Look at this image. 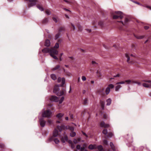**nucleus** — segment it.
<instances>
[{
    "label": "nucleus",
    "instance_id": "f257e3e1",
    "mask_svg": "<svg viewBox=\"0 0 151 151\" xmlns=\"http://www.w3.org/2000/svg\"><path fill=\"white\" fill-rule=\"evenodd\" d=\"M65 83V79L63 78L62 80V84L55 85L53 90V92L58 96L64 95L66 93L65 89L62 87Z\"/></svg>",
    "mask_w": 151,
    "mask_h": 151
},
{
    "label": "nucleus",
    "instance_id": "f03ea898",
    "mask_svg": "<svg viewBox=\"0 0 151 151\" xmlns=\"http://www.w3.org/2000/svg\"><path fill=\"white\" fill-rule=\"evenodd\" d=\"M65 129V126L63 125H62L61 126H58L56 128H55L54 129L53 132V135L50 138V141L53 140L55 143L58 144L59 143L60 141L57 138H54L58 135H60V134L58 132V130L60 132H61L63 129Z\"/></svg>",
    "mask_w": 151,
    "mask_h": 151
},
{
    "label": "nucleus",
    "instance_id": "7ed1b4c3",
    "mask_svg": "<svg viewBox=\"0 0 151 151\" xmlns=\"http://www.w3.org/2000/svg\"><path fill=\"white\" fill-rule=\"evenodd\" d=\"M42 52L43 53L49 52L50 56L56 60H58V58L55 55H57L58 53V51L54 48H52L50 49L46 47L42 50Z\"/></svg>",
    "mask_w": 151,
    "mask_h": 151
},
{
    "label": "nucleus",
    "instance_id": "20e7f679",
    "mask_svg": "<svg viewBox=\"0 0 151 151\" xmlns=\"http://www.w3.org/2000/svg\"><path fill=\"white\" fill-rule=\"evenodd\" d=\"M111 14L113 19L121 20L123 17V13L120 11L112 12Z\"/></svg>",
    "mask_w": 151,
    "mask_h": 151
},
{
    "label": "nucleus",
    "instance_id": "39448f33",
    "mask_svg": "<svg viewBox=\"0 0 151 151\" xmlns=\"http://www.w3.org/2000/svg\"><path fill=\"white\" fill-rule=\"evenodd\" d=\"M127 83V84H131L132 83H135L139 85L141 84V83L137 81H134L133 80H127L125 81H122L119 82H118L116 83V85H118L119 84H123Z\"/></svg>",
    "mask_w": 151,
    "mask_h": 151
},
{
    "label": "nucleus",
    "instance_id": "423d86ee",
    "mask_svg": "<svg viewBox=\"0 0 151 151\" xmlns=\"http://www.w3.org/2000/svg\"><path fill=\"white\" fill-rule=\"evenodd\" d=\"M25 1H28V7L29 8L35 5L37 2V0H25Z\"/></svg>",
    "mask_w": 151,
    "mask_h": 151
},
{
    "label": "nucleus",
    "instance_id": "0eeeda50",
    "mask_svg": "<svg viewBox=\"0 0 151 151\" xmlns=\"http://www.w3.org/2000/svg\"><path fill=\"white\" fill-rule=\"evenodd\" d=\"M52 113L49 110H47L44 111L42 113V116L45 117H50Z\"/></svg>",
    "mask_w": 151,
    "mask_h": 151
},
{
    "label": "nucleus",
    "instance_id": "6e6552de",
    "mask_svg": "<svg viewBox=\"0 0 151 151\" xmlns=\"http://www.w3.org/2000/svg\"><path fill=\"white\" fill-rule=\"evenodd\" d=\"M125 56L127 58V62L128 63L131 64H134L135 63V61L132 58H130V57L127 54H125Z\"/></svg>",
    "mask_w": 151,
    "mask_h": 151
},
{
    "label": "nucleus",
    "instance_id": "1a4fd4ad",
    "mask_svg": "<svg viewBox=\"0 0 151 151\" xmlns=\"http://www.w3.org/2000/svg\"><path fill=\"white\" fill-rule=\"evenodd\" d=\"M117 22H119L122 25L125 26L127 24L129 21V19L127 18H125L124 19V22L122 21H117Z\"/></svg>",
    "mask_w": 151,
    "mask_h": 151
},
{
    "label": "nucleus",
    "instance_id": "9d476101",
    "mask_svg": "<svg viewBox=\"0 0 151 151\" xmlns=\"http://www.w3.org/2000/svg\"><path fill=\"white\" fill-rule=\"evenodd\" d=\"M100 126L101 127H104V128H107L110 126L109 124H105L104 121H102L101 122Z\"/></svg>",
    "mask_w": 151,
    "mask_h": 151
},
{
    "label": "nucleus",
    "instance_id": "9b49d317",
    "mask_svg": "<svg viewBox=\"0 0 151 151\" xmlns=\"http://www.w3.org/2000/svg\"><path fill=\"white\" fill-rule=\"evenodd\" d=\"M39 121L40 126L42 127H44L45 126L46 122L44 120L43 118H40L39 119Z\"/></svg>",
    "mask_w": 151,
    "mask_h": 151
},
{
    "label": "nucleus",
    "instance_id": "f8f14e48",
    "mask_svg": "<svg viewBox=\"0 0 151 151\" xmlns=\"http://www.w3.org/2000/svg\"><path fill=\"white\" fill-rule=\"evenodd\" d=\"M104 88H102L98 90L97 92L102 96H104Z\"/></svg>",
    "mask_w": 151,
    "mask_h": 151
},
{
    "label": "nucleus",
    "instance_id": "ddd939ff",
    "mask_svg": "<svg viewBox=\"0 0 151 151\" xmlns=\"http://www.w3.org/2000/svg\"><path fill=\"white\" fill-rule=\"evenodd\" d=\"M145 81L149 83V84H148L146 83H144L143 84V86L146 87H149L151 85V81L148 80L146 81Z\"/></svg>",
    "mask_w": 151,
    "mask_h": 151
},
{
    "label": "nucleus",
    "instance_id": "4468645a",
    "mask_svg": "<svg viewBox=\"0 0 151 151\" xmlns=\"http://www.w3.org/2000/svg\"><path fill=\"white\" fill-rule=\"evenodd\" d=\"M50 99L51 101L55 102H57L58 101V98L57 96H52L51 97Z\"/></svg>",
    "mask_w": 151,
    "mask_h": 151
},
{
    "label": "nucleus",
    "instance_id": "2eb2a0df",
    "mask_svg": "<svg viewBox=\"0 0 151 151\" xmlns=\"http://www.w3.org/2000/svg\"><path fill=\"white\" fill-rule=\"evenodd\" d=\"M61 141L63 143L65 142V141L68 140V137L67 136L65 135L64 137H62L61 138Z\"/></svg>",
    "mask_w": 151,
    "mask_h": 151
},
{
    "label": "nucleus",
    "instance_id": "dca6fc26",
    "mask_svg": "<svg viewBox=\"0 0 151 151\" xmlns=\"http://www.w3.org/2000/svg\"><path fill=\"white\" fill-rule=\"evenodd\" d=\"M62 41V40L61 39H59L58 40V42H57L55 44V46H54V49H55V48H58L59 47V43H60Z\"/></svg>",
    "mask_w": 151,
    "mask_h": 151
},
{
    "label": "nucleus",
    "instance_id": "f3484780",
    "mask_svg": "<svg viewBox=\"0 0 151 151\" xmlns=\"http://www.w3.org/2000/svg\"><path fill=\"white\" fill-rule=\"evenodd\" d=\"M64 114L61 113L58 114L56 115V117L59 118V120H61V117L63 116Z\"/></svg>",
    "mask_w": 151,
    "mask_h": 151
},
{
    "label": "nucleus",
    "instance_id": "a211bd4d",
    "mask_svg": "<svg viewBox=\"0 0 151 151\" xmlns=\"http://www.w3.org/2000/svg\"><path fill=\"white\" fill-rule=\"evenodd\" d=\"M37 7L41 11H43L44 10L43 8L42 5L40 4H37Z\"/></svg>",
    "mask_w": 151,
    "mask_h": 151
},
{
    "label": "nucleus",
    "instance_id": "6ab92c4d",
    "mask_svg": "<svg viewBox=\"0 0 151 151\" xmlns=\"http://www.w3.org/2000/svg\"><path fill=\"white\" fill-rule=\"evenodd\" d=\"M50 42L49 40L47 39L46 40L45 44V46L48 47L50 45Z\"/></svg>",
    "mask_w": 151,
    "mask_h": 151
},
{
    "label": "nucleus",
    "instance_id": "aec40b11",
    "mask_svg": "<svg viewBox=\"0 0 151 151\" xmlns=\"http://www.w3.org/2000/svg\"><path fill=\"white\" fill-rule=\"evenodd\" d=\"M100 103L102 109H104V101H101Z\"/></svg>",
    "mask_w": 151,
    "mask_h": 151
},
{
    "label": "nucleus",
    "instance_id": "412c9836",
    "mask_svg": "<svg viewBox=\"0 0 151 151\" xmlns=\"http://www.w3.org/2000/svg\"><path fill=\"white\" fill-rule=\"evenodd\" d=\"M135 37L137 39H142L144 37V36H140L139 35H134Z\"/></svg>",
    "mask_w": 151,
    "mask_h": 151
},
{
    "label": "nucleus",
    "instance_id": "4be33fe9",
    "mask_svg": "<svg viewBox=\"0 0 151 151\" xmlns=\"http://www.w3.org/2000/svg\"><path fill=\"white\" fill-rule=\"evenodd\" d=\"M48 21V18H45L42 20V23L43 24H45L47 23Z\"/></svg>",
    "mask_w": 151,
    "mask_h": 151
},
{
    "label": "nucleus",
    "instance_id": "5701e85b",
    "mask_svg": "<svg viewBox=\"0 0 151 151\" xmlns=\"http://www.w3.org/2000/svg\"><path fill=\"white\" fill-rule=\"evenodd\" d=\"M50 77L51 78L54 80H56L57 79L56 76L55 74H51Z\"/></svg>",
    "mask_w": 151,
    "mask_h": 151
},
{
    "label": "nucleus",
    "instance_id": "b1692460",
    "mask_svg": "<svg viewBox=\"0 0 151 151\" xmlns=\"http://www.w3.org/2000/svg\"><path fill=\"white\" fill-rule=\"evenodd\" d=\"M110 145L111 149H112L113 151H115L116 150L115 148V147L113 143L112 142H111L110 143Z\"/></svg>",
    "mask_w": 151,
    "mask_h": 151
},
{
    "label": "nucleus",
    "instance_id": "393cba45",
    "mask_svg": "<svg viewBox=\"0 0 151 151\" xmlns=\"http://www.w3.org/2000/svg\"><path fill=\"white\" fill-rule=\"evenodd\" d=\"M88 148L90 150H93L95 148V145H90L89 146Z\"/></svg>",
    "mask_w": 151,
    "mask_h": 151
},
{
    "label": "nucleus",
    "instance_id": "a878e982",
    "mask_svg": "<svg viewBox=\"0 0 151 151\" xmlns=\"http://www.w3.org/2000/svg\"><path fill=\"white\" fill-rule=\"evenodd\" d=\"M88 99L87 98H85L83 100V104L84 105H86L88 103Z\"/></svg>",
    "mask_w": 151,
    "mask_h": 151
},
{
    "label": "nucleus",
    "instance_id": "bb28decb",
    "mask_svg": "<svg viewBox=\"0 0 151 151\" xmlns=\"http://www.w3.org/2000/svg\"><path fill=\"white\" fill-rule=\"evenodd\" d=\"M97 76V77L99 78H101V73L100 72V71H99L97 70L96 72Z\"/></svg>",
    "mask_w": 151,
    "mask_h": 151
},
{
    "label": "nucleus",
    "instance_id": "cd10ccee",
    "mask_svg": "<svg viewBox=\"0 0 151 151\" xmlns=\"http://www.w3.org/2000/svg\"><path fill=\"white\" fill-rule=\"evenodd\" d=\"M65 28L63 27H60L59 29L58 32L60 33L62 31H64L65 30Z\"/></svg>",
    "mask_w": 151,
    "mask_h": 151
},
{
    "label": "nucleus",
    "instance_id": "c85d7f7f",
    "mask_svg": "<svg viewBox=\"0 0 151 151\" xmlns=\"http://www.w3.org/2000/svg\"><path fill=\"white\" fill-rule=\"evenodd\" d=\"M111 100L110 99H109L106 100V105L109 106V105L111 103Z\"/></svg>",
    "mask_w": 151,
    "mask_h": 151
},
{
    "label": "nucleus",
    "instance_id": "c756f323",
    "mask_svg": "<svg viewBox=\"0 0 151 151\" xmlns=\"http://www.w3.org/2000/svg\"><path fill=\"white\" fill-rule=\"evenodd\" d=\"M110 91V89L109 87H107L105 90L106 93V95L108 94Z\"/></svg>",
    "mask_w": 151,
    "mask_h": 151
},
{
    "label": "nucleus",
    "instance_id": "7c9ffc66",
    "mask_svg": "<svg viewBox=\"0 0 151 151\" xmlns=\"http://www.w3.org/2000/svg\"><path fill=\"white\" fill-rule=\"evenodd\" d=\"M76 135V133L75 132H71L70 133V136L72 137H74Z\"/></svg>",
    "mask_w": 151,
    "mask_h": 151
},
{
    "label": "nucleus",
    "instance_id": "2f4dec72",
    "mask_svg": "<svg viewBox=\"0 0 151 151\" xmlns=\"http://www.w3.org/2000/svg\"><path fill=\"white\" fill-rule=\"evenodd\" d=\"M60 68V66L59 65H57L55 68H53L52 70H56L59 69Z\"/></svg>",
    "mask_w": 151,
    "mask_h": 151
},
{
    "label": "nucleus",
    "instance_id": "473e14b6",
    "mask_svg": "<svg viewBox=\"0 0 151 151\" xmlns=\"http://www.w3.org/2000/svg\"><path fill=\"white\" fill-rule=\"evenodd\" d=\"M60 35V33L58 32L55 35V40H57L58 39Z\"/></svg>",
    "mask_w": 151,
    "mask_h": 151
},
{
    "label": "nucleus",
    "instance_id": "72a5a7b5",
    "mask_svg": "<svg viewBox=\"0 0 151 151\" xmlns=\"http://www.w3.org/2000/svg\"><path fill=\"white\" fill-rule=\"evenodd\" d=\"M113 135L112 133L111 132H109L106 136L107 137H111Z\"/></svg>",
    "mask_w": 151,
    "mask_h": 151
},
{
    "label": "nucleus",
    "instance_id": "f704fd0d",
    "mask_svg": "<svg viewBox=\"0 0 151 151\" xmlns=\"http://www.w3.org/2000/svg\"><path fill=\"white\" fill-rule=\"evenodd\" d=\"M98 24L101 27H102L103 26L104 22L103 21H100L99 22Z\"/></svg>",
    "mask_w": 151,
    "mask_h": 151
},
{
    "label": "nucleus",
    "instance_id": "c9c22d12",
    "mask_svg": "<svg viewBox=\"0 0 151 151\" xmlns=\"http://www.w3.org/2000/svg\"><path fill=\"white\" fill-rule=\"evenodd\" d=\"M121 87V86L120 85H118L116 86L115 88V91H117Z\"/></svg>",
    "mask_w": 151,
    "mask_h": 151
},
{
    "label": "nucleus",
    "instance_id": "e433bc0d",
    "mask_svg": "<svg viewBox=\"0 0 151 151\" xmlns=\"http://www.w3.org/2000/svg\"><path fill=\"white\" fill-rule=\"evenodd\" d=\"M77 27H78V30L79 31H81L82 30V27L79 24H78L77 25Z\"/></svg>",
    "mask_w": 151,
    "mask_h": 151
},
{
    "label": "nucleus",
    "instance_id": "4c0bfd02",
    "mask_svg": "<svg viewBox=\"0 0 151 151\" xmlns=\"http://www.w3.org/2000/svg\"><path fill=\"white\" fill-rule=\"evenodd\" d=\"M102 133L104 134H106L108 133L107 129H104L102 131Z\"/></svg>",
    "mask_w": 151,
    "mask_h": 151
},
{
    "label": "nucleus",
    "instance_id": "58836bf2",
    "mask_svg": "<svg viewBox=\"0 0 151 151\" xmlns=\"http://www.w3.org/2000/svg\"><path fill=\"white\" fill-rule=\"evenodd\" d=\"M58 18L57 17H52V19L55 22L57 23L58 22Z\"/></svg>",
    "mask_w": 151,
    "mask_h": 151
},
{
    "label": "nucleus",
    "instance_id": "ea45409f",
    "mask_svg": "<svg viewBox=\"0 0 151 151\" xmlns=\"http://www.w3.org/2000/svg\"><path fill=\"white\" fill-rule=\"evenodd\" d=\"M64 98L63 96L61 97V99H60V100L59 101V104H60L62 103L64 99Z\"/></svg>",
    "mask_w": 151,
    "mask_h": 151
},
{
    "label": "nucleus",
    "instance_id": "a19ab883",
    "mask_svg": "<svg viewBox=\"0 0 151 151\" xmlns=\"http://www.w3.org/2000/svg\"><path fill=\"white\" fill-rule=\"evenodd\" d=\"M98 149L99 150L101 151L103 149L102 146L101 145H99L98 146Z\"/></svg>",
    "mask_w": 151,
    "mask_h": 151
},
{
    "label": "nucleus",
    "instance_id": "79ce46f5",
    "mask_svg": "<svg viewBox=\"0 0 151 151\" xmlns=\"http://www.w3.org/2000/svg\"><path fill=\"white\" fill-rule=\"evenodd\" d=\"M108 87H109L110 89L114 87V85L112 84H110L108 85Z\"/></svg>",
    "mask_w": 151,
    "mask_h": 151
},
{
    "label": "nucleus",
    "instance_id": "37998d69",
    "mask_svg": "<svg viewBox=\"0 0 151 151\" xmlns=\"http://www.w3.org/2000/svg\"><path fill=\"white\" fill-rule=\"evenodd\" d=\"M71 29H72V30H74L75 29V26H74V25L72 24V23H71Z\"/></svg>",
    "mask_w": 151,
    "mask_h": 151
},
{
    "label": "nucleus",
    "instance_id": "c03bdc74",
    "mask_svg": "<svg viewBox=\"0 0 151 151\" xmlns=\"http://www.w3.org/2000/svg\"><path fill=\"white\" fill-rule=\"evenodd\" d=\"M45 13L46 14L48 15H49L50 14V11L49 10H46L45 11Z\"/></svg>",
    "mask_w": 151,
    "mask_h": 151
},
{
    "label": "nucleus",
    "instance_id": "a18cd8bd",
    "mask_svg": "<svg viewBox=\"0 0 151 151\" xmlns=\"http://www.w3.org/2000/svg\"><path fill=\"white\" fill-rule=\"evenodd\" d=\"M47 122L50 124H51L52 123V121L51 120H47Z\"/></svg>",
    "mask_w": 151,
    "mask_h": 151
},
{
    "label": "nucleus",
    "instance_id": "49530a36",
    "mask_svg": "<svg viewBox=\"0 0 151 151\" xmlns=\"http://www.w3.org/2000/svg\"><path fill=\"white\" fill-rule=\"evenodd\" d=\"M69 129L71 131V132L73 131L74 130V127H70L69 128Z\"/></svg>",
    "mask_w": 151,
    "mask_h": 151
},
{
    "label": "nucleus",
    "instance_id": "de8ad7c7",
    "mask_svg": "<svg viewBox=\"0 0 151 151\" xmlns=\"http://www.w3.org/2000/svg\"><path fill=\"white\" fill-rule=\"evenodd\" d=\"M103 143L106 145H107L108 144L107 141L106 139H104L103 140Z\"/></svg>",
    "mask_w": 151,
    "mask_h": 151
},
{
    "label": "nucleus",
    "instance_id": "09e8293b",
    "mask_svg": "<svg viewBox=\"0 0 151 151\" xmlns=\"http://www.w3.org/2000/svg\"><path fill=\"white\" fill-rule=\"evenodd\" d=\"M70 119L71 121H72V119H73V114H70Z\"/></svg>",
    "mask_w": 151,
    "mask_h": 151
},
{
    "label": "nucleus",
    "instance_id": "8fccbe9b",
    "mask_svg": "<svg viewBox=\"0 0 151 151\" xmlns=\"http://www.w3.org/2000/svg\"><path fill=\"white\" fill-rule=\"evenodd\" d=\"M81 146L80 145H77L76 148L78 150H80L81 149Z\"/></svg>",
    "mask_w": 151,
    "mask_h": 151
},
{
    "label": "nucleus",
    "instance_id": "3c124183",
    "mask_svg": "<svg viewBox=\"0 0 151 151\" xmlns=\"http://www.w3.org/2000/svg\"><path fill=\"white\" fill-rule=\"evenodd\" d=\"M80 150L81 151H84L85 149V147H81Z\"/></svg>",
    "mask_w": 151,
    "mask_h": 151
},
{
    "label": "nucleus",
    "instance_id": "603ef678",
    "mask_svg": "<svg viewBox=\"0 0 151 151\" xmlns=\"http://www.w3.org/2000/svg\"><path fill=\"white\" fill-rule=\"evenodd\" d=\"M82 79L83 81H85L86 80V78L85 76H83L82 77Z\"/></svg>",
    "mask_w": 151,
    "mask_h": 151
},
{
    "label": "nucleus",
    "instance_id": "864d4df0",
    "mask_svg": "<svg viewBox=\"0 0 151 151\" xmlns=\"http://www.w3.org/2000/svg\"><path fill=\"white\" fill-rule=\"evenodd\" d=\"M92 64L95 65H97V64L95 61H92Z\"/></svg>",
    "mask_w": 151,
    "mask_h": 151
},
{
    "label": "nucleus",
    "instance_id": "5fc2aeb1",
    "mask_svg": "<svg viewBox=\"0 0 151 151\" xmlns=\"http://www.w3.org/2000/svg\"><path fill=\"white\" fill-rule=\"evenodd\" d=\"M144 28L145 29L147 30L149 29V27L147 26H145L144 27Z\"/></svg>",
    "mask_w": 151,
    "mask_h": 151
},
{
    "label": "nucleus",
    "instance_id": "6e6d98bb",
    "mask_svg": "<svg viewBox=\"0 0 151 151\" xmlns=\"http://www.w3.org/2000/svg\"><path fill=\"white\" fill-rule=\"evenodd\" d=\"M103 118L105 119H106L107 118V116L106 114H104L103 115Z\"/></svg>",
    "mask_w": 151,
    "mask_h": 151
},
{
    "label": "nucleus",
    "instance_id": "4d7b16f0",
    "mask_svg": "<svg viewBox=\"0 0 151 151\" xmlns=\"http://www.w3.org/2000/svg\"><path fill=\"white\" fill-rule=\"evenodd\" d=\"M64 1L68 4H71V2L68 0H64Z\"/></svg>",
    "mask_w": 151,
    "mask_h": 151
},
{
    "label": "nucleus",
    "instance_id": "13d9d810",
    "mask_svg": "<svg viewBox=\"0 0 151 151\" xmlns=\"http://www.w3.org/2000/svg\"><path fill=\"white\" fill-rule=\"evenodd\" d=\"M73 142L75 144H76L78 142V141L76 139H74L73 141Z\"/></svg>",
    "mask_w": 151,
    "mask_h": 151
},
{
    "label": "nucleus",
    "instance_id": "bf43d9fd",
    "mask_svg": "<svg viewBox=\"0 0 151 151\" xmlns=\"http://www.w3.org/2000/svg\"><path fill=\"white\" fill-rule=\"evenodd\" d=\"M69 58L71 60V61L72 62V61L73 60H74V58L72 57H69Z\"/></svg>",
    "mask_w": 151,
    "mask_h": 151
},
{
    "label": "nucleus",
    "instance_id": "052dcab7",
    "mask_svg": "<svg viewBox=\"0 0 151 151\" xmlns=\"http://www.w3.org/2000/svg\"><path fill=\"white\" fill-rule=\"evenodd\" d=\"M82 134H83V135H84L86 137H88V136L86 134V133H85V132H84L83 131H82Z\"/></svg>",
    "mask_w": 151,
    "mask_h": 151
},
{
    "label": "nucleus",
    "instance_id": "680f3d73",
    "mask_svg": "<svg viewBox=\"0 0 151 151\" xmlns=\"http://www.w3.org/2000/svg\"><path fill=\"white\" fill-rule=\"evenodd\" d=\"M64 10H65V11H68V12H71L68 9H66V8H64Z\"/></svg>",
    "mask_w": 151,
    "mask_h": 151
},
{
    "label": "nucleus",
    "instance_id": "e2e57ef3",
    "mask_svg": "<svg viewBox=\"0 0 151 151\" xmlns=\"http://www.w3.org/2000/svg\"><path fill=\"white\" fill-rule=\"evenodd\" d=\"M0 147L1 148H4V145L3 144H0Z\"/></svg>",
    "mask_w": 151,
    "mask_h": 151
},
{
    "label": "nucleus",
    "instance_id": "0e129e2a",
    "mask_svg": "<svg viewBox=\"0 0 151 151\" xmlns=\"http://www.w3.org/2000/svg\"><path fill=\"white\" fill-rule=\"evenodd\" d=\"M61 78H58V82H60L61 81Z\"/></svg>",
    "mask_w": 151,
    "mask_h": 151
},
{
    "label": "nucleus",
    "instance_id": "69168bd1",
    "mask_svg": "<svg viewBox=\"0 0 151 151\" xmlns=\"http://www.w3.org/2000/svg\"><path fill=\"white\" fill-rule=\"evenodd\" d=\"M86 30L89 32H90L91 31V29H86Z\"/></svg>",
    "mask_w": 151,
    "mask_h": 151
},
{
    "label": "nucleus",
    "instance_id": "338daca9",
    "mask_svg": "<svg viewBox=\"0 0 151 151\" xmlns=\"http://www.w3.org/2000/svg\"><path fill=\"white\" fill-rule=\"evenodd\" d=\"M146 7L147 8H148L149 9H150L151 10V6H146Z\"/></svg>",
    "mask_w": 151,
    "mask_h": 151
},
{
    "label": "nucleus",
    "instance_id": "774afa93",
    "mask_svg": "<svg viewBox=\"0 0 151 151\" xmlns=\"http://www.w3.org/2000/svg\"><path fill=\"white\" fill-rule=\"evenodd\" d=\"M71 147L73 149L74 147V145L73 144H72L71 145Z\"/></svg>",
    "mask_w": 151,
    "mask_h": 151
}]
</instances>
